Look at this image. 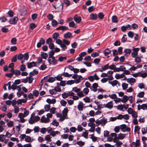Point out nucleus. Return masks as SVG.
<instances>
[{"label": "nucleus", "mask_w": 147, "mask_h": 147, "mask_svg": "<svg viewBox=\"0 0 147 147\" xmlns=\"http://www.w3.org/2000/svg\"><path fill=\"white\" fill-rule=\"evenodd\" d=\"M120 127L121 130L123 132H125L127 131L130 132V128L129 127H127L126 125L125 124H123L121 125Z\"/></svg>", "instance_id": "f257e3e1"}, {"label": "nucleus", "mask_w": 147, "mask_h": 147, "mask_svg": "<svg viewBox=\"0 0 147 147\" xmlns=\"http://www.w3.org/2000/svg\"><path fill=\"white\" fill-rule=\"evenodd\" d=\"M133 51L131 53V55L132 57H134L138 55V51L140 49L138 48H135L134 47H133Z\"/></svg>", "instance_id": "f03ea898"}, {"label": "nucleus", "mask_w": 147, "mask_h": 147, "mask_svg": "<svg viewBox=\"0 0 147 147\" xmlns=\"http://www.w3.org/2000/svg\"><path fill=\"white\" fill-rule=\"evenodd\" d=\"M18 20V18L17 16L14 17L13 18H11L8 21L9 23L11 24L14 25L16 24Z\"/></svg>", "instance_id": "7ed1b4c3"}, {"label": "nucleus", "mask_w": 147, "mask_h": 147, "mask_svg": "<svg viewBox=\"0 0 147 147\" xmlns=\"http://www.w3.org/2000/svg\"><path fill=\"white\" fill-rule=\"evenodd\" d=\"M45 40L42 38H41L39 40V42L37 44V47L38 48H40L42 45H44L45 43Z\"/></svg>", "instance_id": "20e7f679"}, {"label": "nucleus", "mask_w": 147, "mask_h": 147, "mask_svg": "<svg viewBox=\"0 0 147 147\" xmlns=\"http://www.w3.org/2000/svg\"><path fill=\"white\" fill-rule=\"evenodd\" d=\"M73 19L77 23H80L82 19L80 16H78L77 14L74 16Z\"/></svg>", "instance_id": "39448f33"}, {"label": "nucleus", "mask_w": 147, "mask_h": 147, "mask_svg": "<svg viewBox=\"0 0 147 147\" xmlns=\"http://www.w3.org/2000/svg\"><path fill=\"white\" fill-rule=\"evenodd\" d=\"M37 63V62L32 61L31 62H28L27 63V67L28 68L30 69L32 67L36 66V63Z\"/></svg>", "instance_id": "423d86ee"}, {"label": "nucleus", "mask_w": 147, "mask_h": 147, "mask_svg": "<svg viewBox=\"0 0 147 147\" xmlns=\"http://www.w3.org/2000/svg\"><path fill=\"white\" fill-rule=\"evenodd\" d=\"M68 29L69 28L68 27L63 26H60L56 28V30H61L63 31L66 30Z\"/></svg>", "instance_id": "0eeeda50"}, {"label": "nucleus", "mask_w": 147, "mask_h": 147, "mask_svg": "<svg viewBox=\"0 0 147 147\" xmlns=\"http://www.w3.org/2000/svg\"><path fill=\"white\" fill-rule=\"evenodd\" d=\"M111 52V50L108 48H107L103 51L104 53L105 56L107 57L108 58H109L110 56H108Z\"/></svg>", "instance_id": "6e6552de"}, {"label": "nucleus", "mask_w": 147, "mask_h": 147, "mask_svg": "<svg viewBox=\"0 0 147 147\" xmlns=\"http://www.w3.org/2000/svg\"><path fill=\"white\" fill-rule=\"evenodd\" d=\"M83 78L81 75H78V78L74 80L75 83L77 84L80 82L81 81L83 80Z\"/></svg>", "instance_id": "1a4fd4ad"}, {"label": "nucleus", "mask_w": 147, "mask_h": 147, "mask_svg": "<svg viewBox=\"0 0 147 147\" xmlns=\"http://www.w3.org/2000/svg\"><path fill=\"white\" fill-rule=\"evenodd\" d=\"M53 7L55 9H57L58 8L59 9H58L59 11H62L63 9V4L62 3H61L59 5V6L57 5L56 6L54 5Z\"/></svg>", "instance_id": "9d476101"}, {"label": "nucleus", "mask_w": 147, "mask_h": 147, "mask_svg": "<svg viewBox=\"0 0 147 147\" xmlns=\"http://www.w3.org/2000/svg\"><path fill=\"white\" fill-rule=\"evenodd\" d=\"M105 107L109 109H111L113 107V102L112 101L109 102L105 105Z\"/></svg>", "instance_id": "9b49d317"}, {"label": "nucleus", "mask_w": 147, "mask_h": 147, "mask_svg": "<svg viewBox=\"0 0 147 147\" xmlns=\"http://www.w3.org/2000/svg\"><path fill=\"white\" fill-rule=\"evenodd\" d=\"M90 19L91 20H96L97 18V15L96 13H92L90 15Z\"/></svg>", "instance_id": "f8f14e48"}, {"label": "nucleus", "mask_w": 147, "mask_h": 147, "mask_svg": "<svg viewBox=\"0 0 147 147\" xmlns=\"http://www.w3.org/2000/svg\"><path fill=\"white\" fill-rule=\"evenodd\" d=\"M72 34L70 32H67L64 34V37L65 38H70L72 36Z\"/></svg>", "instance_id": "ddd939ff"}, {"label": "nucleus", "mask_w": 147, "mask_h": 147, "mask_svg": "<svg viewBox=\"0 0 147 147\" xmlns=\"http://www.w3.org/2000/svg\"><path fill=\"white\" fill-rule=\"evenodd\" d=\"M40 55L42 58L44 59H46L48 57V54L43 52H41Z\"/></svg>", "instance_id": "4468645a"}, {"label": "nucleus", "mask_w": 147, "mask_h": 147, "mask_svg": "<svg viewBox=\"0 0 147 147\" xmlns=\"http://www.w3.org/2000/svg\"><path fill=\"white\" fill-rule=\"evenodd\" d=\"M129 100L128 96L125 95L123 96V98L121 99V102L123 103H125Z\"/></svg>", "instance_id": "2eb2a0df"}, {"label": "nucleus", "mask_w": 147, "mask_h": 147, "mask_svg": "<svg viewBox=\"0 0 147 147\" xmlns=\"http://www.w3.org/2000/svg\"><path fill=\"white\" fill-rule=\"evenodd\" d=\"M126 134L120 133L118 135V139L122 140L125 137Z\"/></svg>", "instance_id": "dca6fc26"}, {"label": "nucleus", "mask_w": 147, "mask_h": 147, "mask_svg": "<svg viewBox=\"0 0 147 147\" xmlns=\"http://www.w3.org/2000/svg\"><path fill=\"white\" fill-rule=\"evenodd\" d=\"M112 21L113 23H117L118 22V18L115 15L113 16L112 17Z\"/></svg>", "instance_id": "f3484780"}, {"label": "nucleus", "mask_w": 147, "mask_h": 147, "mask_svg": "<svg viewBox=\"0 0 147 147\" xmlns=\"http://www.w3.org/2000/svg\"><path fill=\"white\" fill-rule=\"evenodd\" d=\"M59 35L58 32H55L52 35V37L54 40H56L59 37Z\"/></svg>", "instance_id": "a211bd4d"}, {"label": "nucleus", "mask_w": 147, "mask_h": 147, "mask_svg": "<svg viewBox=\"0 0 147 147\" xmlns=\"http://www.w3.org/2000/svg\"><path fill=\"white\" fill-rule=\"evenodd\" d=\"M108 83L112 85V86L114 87L115 86L117 83V81L116 80H115L112 82L109 81Z\"/></svg>", "instance_id": "6ab92c4d"}, {"label": "nucleus", "mask_w": 147, "mask_h": 147, "mask_svg": "<svg viewBox=\"0 0 147 147\" xmlns=\"http://www.w3.org/2000/svg\"><path fill=\"white\" fill-rule=\"evenodd\" d=\"M109 65L108 64L104 65V67H102V70L99 69V71L101 72H103V71H105L108 69V68H109Z\"/></svg>", "instance_id": "aec40b11"}, {"label": "nucleus", "mask_w": 147, "mask_h": 147, "mask_svg": "<svg viewBox=\"0 0 147 147\" xmlns=\"http://www.w3.org/2000/svg\"><path fill=\"white\" fill-rule=\"evenodd\" d=\"M52 62L53 65H55L57 64L58 61L57 59H55V57H53L52 58Z\"/></svg>", "instance_id": "412c9836"}, {"label": "nucleus", "mask_w": 147, "mask_h": 147, "mask_svg": "<svg viewBox=\"0 0 147 147\" xmlns=\"http://www.w3.org/2000/svg\"><path fill=\"white\" fill-rule=\"evenodd\" d=\"M68 110L67 108H64L63 110L62 111V113L63 115L65 117L67 115V113L68 112Z\"/></svg>", "instance_id": "4be33fe9"}, {"label": "nucleus", "mask_w": 147, "mask_h": 147, "mask_svg": "<svg viewBox=\"0 0 147 147\" xmlns=\"http://www.w3.org/2000/svg\"><path fill=\"white\" fill-rule=\"evenodd\" d=\"M102 125L103 126L105 125V124L107 122V119L105 118V117H103L102 119H101Z\"/></svg>", "instance_id": "5701e85b"}, {"label": "nucleus", "mask_w": 147, "mask_h": 147, "mask_svg": "<svg viewBox=\"0 0 147 147\" xmlns=\"http://www.w3.org/2000/svg\"><path fill=\"white\" fill-rule=\"evenodd\" d=\"M25 140L26 142H32V141H31V137L28 136H26L25 137Z\"/></svg>", "instance_id": "b1692460"}, {"label": "nucleus", "mask_w": 147, "mask_h": 147, "mask_svg": "<svg viewBox=\"0 0 147 147\" xmlns=\"http://www.w3.org/2000/svg\"><path fill=\"white\" fill-rule=\"evenodd\" d=\"M124 52L125 53L124 55H126L127 54H130L131 52V50L129 49H126L124 50Z\"/></svg>", "instance_id": "393cba45"}, {"label": "nucleus", "mask_w": 147, "mask_h": 147, "mask_svg": "<svg viewBox=\"0 0 147 147\" xmlns=\"http://www.w3.org/2000/svg\"><path fill=\"white\" fill-rule=\"evenodd\" d=\"M55 80V77H51L48 79L47 81L49 83H52Z\"/></svg>", "instance_id": "a878e982"}, {"label": "nucleus", "mask_w": 147, "mask_h": 147, "mask_svg": "<svg viewBox=\"0 0 147 147\" xmlns=\"http://www.w3.org/2000/svg\"><path fill=\"white\" fill-rule=\"evenodd\" d=\"M61 74H59V75H58L56 76L55 77V78H56L57 80L59 81H61L62 80L63 78L61 76Z\"/></svg>", "instance_id": "bb28decb"}, {"label": "nucleus", "mask_w": 147, "mask_h": 147, "mask_svg": "<svg viewBox=\"0 0 147 147\" xmlns=\"http://www.w3.org/2000/svg\"><path fill=\"white\" fill-rule=\"evenodd\" d=\"M134 57L135 58V61L136 63H139L141 62V60L139 57L136 56Z\"/></svg>", "instance_id": "cd10ccee"}, {"label": "nucleus", "mask_w": 147, "mask_h": 147, "mask_svg": "<svg viewBox=\"0 0 147 147\" xmlns=\"http://www.w3.org/2000/svg\"><path fill=\"white\" fill-rule=\"evenodd\" d=\"M80 88H78L77 87H74L72 88V91L76 93H77L80 91Z\"/></svg>", "instance_id": "c85d7f7f"}, {"label": "nucleus", "mask_w": 147, "mask_h": 147, "mask_svg": "<svg viewBox=\"0 0 147 147\" xmlns=\"http://www.w3.org/2000/svg\"><path fill=\"white\" fill-rule=\"evenodd\" d=\"M40 122L46 123H48V121H46V118L43 116L42 117Z\"/></svg>", "instance_id": "c756f323"}, {"label": "nucleus", "mask_w": 147, "mask_h": 147, "mask_svg": "<svg viewBox=\"0 0 147 147\" xmlns=\"http://www.w3.org/2000/svg\"><path fill=\"white\" fill-rule=\"evenodd\" d=\"M13 12L11 10H9L7 13L9 17H12L13 16Z\"/></svg>", "instance_id": "7c9ffc66"}, {"label": "nucleus", "mask_w": 147, "mask_h": 147, "mask_svg": "<svg viewBox=\"0 0 147 147\" xmlns=\"http://www.w3.org/2000/svg\"><path fill=\"white\" fill-rule=\"evenodd\" d=\"M74 83H75L74 80H71L67 81V82L66 84L68 85H71L74 84Z\"/></svg>", "instance_id": "2f4dec72"}, {"label": "nucleus", "mask_w": 147, "mask_h": 147, "mask_svg": "<svg viewBox=\"0 0 147 147\" xmlns=\"http://www.w3.org/2000/svg\"><path fill=\"white\" fill-rule=\"evenodd\" d=\"M51 106L49 105H46L44 107L45 111L47 112L49 111L50 109Z\"/></svg>", "instance_id": "473e14b6"}, {"label": "nucleus", "mask_w": 147, "mask_h": 147, "mask_svg": "<svg viewBox=\"0 0 147 147\" xmlns=\"http://www.w3.org/2000/svg\"><path fill=\"white\" fill-rule=\"evenodd\" d=\"M7 18L4 16L0 17V21L1 22H4L7 21Z\"/></svg>", "instance_id": "72a5a7b5"}, {"label": "nucleus", "mask_w": 147, "mask_h": 147, "mask_svg": "<svg viewBox=\"0 0 147 147\" xmlns=\"http://www.w3.org/2000/svg\"><path fill=\"white\" fill-rule=\"evenodd\" d=\"M47 17L49 20L52 21L53 20V16L52 14H48L47 16Z\"/></svg>", "instance_id": "f704fd0d"}, {"label": "nucleus", "mask_w": 147, "mask_h": 147, "mask_svg": "<svg viewBox=\"0 0 147 147\" xmlns=\"http://www.w3.org/2000/svg\"><path fill=\"white\" fill-rule=\"evenodd\" d=\"M140 77H142L143 78H145L147 76V73L146 72L140 73L139 75Z\"/></svg>", "instance_id": "c9c22d12"}, {"label": "nucleus", "mask_w": 147, "mask_h": 147, "mask_svg": "<svg viewBox=\"0 0 147 147\" xmlns=\"http://www.w3.org/2000/svg\"><path fill=\"white\" fill-rule=\"evenodd\" d=\"M91 137L90 138L92 139V141L93 142H96L98 138L97 137H95L94 134H92L91 135Z\"/></svg>", "instance_id": "e433bc0d"}, {"label": "nucleus", "mask_w": 147, "mask_h": 147, "mask_svg": "<svg viewBox=\"0 0 147 147\" xmlns=\"http://www.w3.org/2000/svg\"><path fill=\"white\" fill-rule=\"evenodd\" d=\"M52 21L51 24L53 26L55 27L58 24L57 22L55 20L53 19Z\"/></svg>", "instance_id": "4c0bfd02"}, {"label": "nucleus", "mask_w": 147, "mask_h": 147, "mask_svg": "<svg viewBox=\"0 0 147 147\" xmlns=\"http://www.w3.org/2000/svg\"><path fill=\"white\" fill-rule=\"evenodd\" d=\"M60 102L61 105L64 107L65 106L67 103V102L63 99Z\"/></svg>", "instance_id": "58836bf2"}, {"label": "nucleus", "mask_w": 147, "mask_h": 147, "mask_svg": "<svg viewBox=\"0 0 147 147\" xmlns=\"http://www.w3.org/2000/svg\"><path fill=\"white\" fill-rule=\"evenodd\" d=\"M13 122L11 121H10L7 122V125L8 127H12L13 126Z\"/></svg>", "instance_id": "ea45409f"}, {"label": "nucleus", "mask_w": 147, "mask_h": 147, "mask_svg": "<svg viewBox=\"0 0 147 147\" xmlns=\"http://www.w3.org/2000/svg\"><path fill=\"white\" fill-rule=\"evenodd\" d=\"M124 107L123 105L122 104L119 105L117 107V109L118 110H119L121 111H123Z\"/></svg>", "instance_id": "a19ab883"}, {"label": "nucleus", "mask_w": 147, "mask_h": 147, "mask_svg": "<svg viewBox=\"0 0 147 147\" xmlns=\"http://www.w3.org/2000/svg\"><path fill=\"white\" fill-rule=\"evenodd\" d=\"M60 47L62 48L61 50L64 51L67 48V47L64 44L62 43L60 45Z\"/></svg>", "instance_id": "79ce46f5"}, {"label": "nucleus", "mask_w": 147, "mask_h": 147, "mask_svg": "<svg viewBox=\"0 0 147 147\" xmlns=\"http://www.w3.org/2000/svg\"><path fill=\"white\" fill-rule=\"evenodd\" d=\"M45 140L47 141L48 142H50L51 141V136L50 135H47L45 138Z\"/></svg>", "instance_id": "37998d69"}, {"label": "nucleus", "mask_w": 147, "mask_h": 147, "mask_svg": "<svg viewBox=\"0 0 147 147\" xmlns=\"http://www.w3.org/2000/svg\"><path fill=\"white\" fill-rule=\"evenodd\" d=\"M61 75H63L64 77H70L72 76V74H70L67 72H63Z\"/></svg>", "instance_id": "c03bdc74"}, {"label": "nucleus", "mask_w": 147, "mask_h": 147, "mask_svg": "<svg viewBox=\"0 0 147 147\" xmlns=\"http://www.w3.org/2000/svg\"><path fill=\"white\" fill-rule=\"evenodd\" d=\"M122 88L123 90H125L126 89L128 86V84L125 83H123L122 85Z\"/></svg>", "instance_id": "a18cd8bd"}, {"label": "nucleus", "mask_w": 147, "mask_h": 147, "mask_svg": "<svg viewBox=\"0 0 147 147\" xmlns=\"http://www.w3.org/2000/svg\"><path fill=\"white\" fill-rule=\"evenodd\" d=\"M84 101L86 103H89L90 102V99L89 97H86L83 99Z\"/></svg>", "instance_id": "49530a36"}, {"label": "nucleus", "mask_w": 147, "mask_h": 147, "mask_svg": "<svg viewBox=\"0 0 147 147\" xmlns=\"http://www.w3.org/2000/svg\"><path fill=\"white\" fill-rule=\"evenodd\" d=\"M16 41L17 39L16 38H13L11 40V43L13 45H14L16 44Z\"/></svg>", "instance_id": "de8ad7c7"}, {"label": "nucleus", "mask_w": 147, "mask_h": 147, "mask_svg": "<svg viewBox=\"0 0 147 147\" xmlns=\"http://www.w3.org/2000/svg\"><path fill=\"white\" fill-rule=\"evenodd\" d=\"M51 124L53 125L56 126V127L58 126L59 125V122L56 121L55 119H54Z\"/></svg>", "instance_id": "09e8293b"}, {"label": "nucleus", "mask_w": 147, "mask_h": 147, "mask_svg": "<svg viewBox=\"0 0 147 147\" xmlns=\"http://www.w3.org/2000/svg\"><path fill=\"white\" fill-rule=\"evenodd\" d=\"M99 52V51H98V52H93L91 54V56L93 57L98 56L99 55V53H98Z\"/></svg>", "instance_id": "8fccbe9b"}, {"label": "nucleus", "mask_w": 147, "mask_h": 147, "mask_svg": "<svg viewBox=\"0 0 147 147\" xmlns=\"http://www.w3.org/2000/svg\"><path fill=\"white\" fill-rule=\"evenodd\" d=\"M98 16V18L100 20L103 19L104 16V15L101 12L99 13Z\"/></svg>", "instance_id": "3c124183"}, {"label": "nucleus", "mask_w": 147, "mask_h": 147, "mask_svg": "<svg viewBox=\"0 0 147 147\" xmlns=\"http://www.w3.org/2000/svg\"><path fill=\"white\" fill-rule=\"evenodd\" d=\"M47 68V67L45 63H44L40 66V69L42 70H44L46 69Z\"/></svg>", "instance_id": "603ef678"}, {"label": "nucleus", "mask_w": 147, "mask_h": 147, "mask_svg": "<svg viewBox=\"0 0 147 147\" xmlns=\"http://www.w3.org/2000/svg\"><path fill=\"white\" fill-rule=\"evenodd\" d=\"M144 94V92H141L138 94L137 96L139 98H142L143 97Z\"/></svg>", "instance_id": "864d4df0"}, {"label": "nucleus", "mask_w": 147, "mask_h": 147, "mask_svg": "<svg viewBox=\"0 0 147 147\" xmlns=\"http://www.w3.org/2000/svg\"><path fill=\"white\" fill-rule=\"evenodd\" d=\"M29 53L28 52L25 53L24 54V59L27 60L29 57Z\"/></svg>", "instance_id": "5fc2aeb1"}, {"label": "nucleus", "mask_w": 147, "mask_h": 147, "mask_svg": "<svg viewBox=\"0 0 147 147\" xmlns=\"http://www.w3.org/2000/svg\"><path fill=\"white\" fill-rule=\"evenodd\" d=\"M67 57L60 56L58 59V61L60 62H62L64 60H66Z\"/></svg>", "instance_id": "6e6d98bb"}, {"label": "nucleus", "mask_w": 147, "mask_h": 147, "mask_svg": "<svg viewBox=\"0 0 147 147\" xmlns=\"http://www.w3.org/2000/svg\"><path fill=\"white\" fill-rule=\"evenodd\" d=\"M47 129L45 127H42L40 130V132L42 134H45L47 131Z\"/></svg>", "instance_id": "4d7b16f0"}, {"label": "nucleus", "mask_w": 147, "mask_h": 147, "mask_svg": "<svg viewBox=\"0 0 147 147\" xmlns=\"http://www.w3.org/2000/svg\"><path fill=\"white\" fill-rule=\"evenodd\" d=\"M89 91V89L87 88H84L83 90L84 93L86 95L88 94Z\"/></svg>", "instance_id": "13d9d810"}, {"label": "nucleus", "mask_w": 147, "mask_h": 147, "mask_svg": "<svg viewBox=\"0 0 147 147\" xmlns=\"http://www.w3.org/2000/svg\"><path fill=\"white\" fill-rule=\"evenodd\" d=\"M17 60V55H16L13 56L12 58L11 61L13 62H15Z\"/></svg>", "instance_id": "bf43d9fd"}, {"label": "nucleus", "mask_w": 147, "mask_h": 147, "mask_svg": "<svg viewBox=\"0 0 147 147\" xmlns=\"http://www.w3.org/2000/svg\"><path fill=\"white\" fill-rule=\"evenodd\" d=\"M33 130L34 133H37L39 131L40 128L38 126H35Z\"/></svg>", "instance_id": "052dcab7"}, {"label": "nucleus", "mask_w": 147, "mask_h": 147, "mask_svg": "<svg viewBox=\"0 0 147 147\" xmlns=\"http://www.w3.org/2000/svg\"><path fill=\"white\" fill-rule=\"evenodd\" d=\"M77 144L80 146H82L84 145L85 143L82 141H79L76 142Z\"/></svg>", "instance_id": "680f3d73"}, {"label": "nucleus", "mask_w": 147, "mask_h": 147, "mask_svg": "<svg viewBox=\"0 0 147 147\" xmlns=\"http://www.w3.org/2000/svg\"><path fill=\"white\" fill-rule=\"evenodd\" d=\"M141 108L143 110L145 109L146 110L147 109V105L146 104H143L141 105Z\"/></svg>", "instance_id": "e2e57ef3"}, {"label": "nucleus", "mask_w": 147, "mask_h": 147, "mask_svg": "<svg viewBox=\"0 0 147 147\" xmlns=\"http://www.w3.org/2000/svg\"><path fill=\"white\" fill-rule=\"evenodd\" d=\"M24 57V55L22 53L19 54L18 56V60H22V59Z\"/></svg>", "instance_id": "0e129e2a"}, {"label": "nucleus", "mask_w": 147, "mask_h": 147, "mask_svg": "<svg viewBox=\"0 0 147 147\" xmlns=\"http://www.w3.org/2000/svg\"><path fill=\"white\" fill-rule=\"evenodd\" d=\"M66 81L62 80L60 81L59 85L62 86H65L66 85Z\"/></svg>", "instance_id": "69168bd1"}, {"label": "nucleus", "mask_w": 147, "mask_h": 147, "mask_svg": "<svg viewBox=\"0 0 147 147\" xmlns=\"http://www.w3.org/2000/svg\"><path fill=\"white\" fill-rule=\"evenodd\" d=\"M33 94L35 96L37 97L38 95L39 92L38 90H34L33 92Z\"/></svg>", "instance_id": "338daca9"}, {"label": "nucleus", "mask_w": 147, "mask_h": 147, "mask_svg": "<svg viewBox=\"0 0 147 147\" xmlns=\"http://www.w3.org/2000/svg\"><path fill=\"white\" fill-rule=\"evenodd\" d=\"M127 35L129 37L132 38L134 36V33L132 31H129Z\"/></svg>", "instance_id": "774afa93"}]
</instances>
